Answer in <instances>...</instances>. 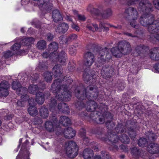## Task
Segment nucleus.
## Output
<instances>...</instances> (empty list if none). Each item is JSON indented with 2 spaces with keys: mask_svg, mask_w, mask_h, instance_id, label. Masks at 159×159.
<instances>
[{
  "mask_svg": "<svg viewBox=\"0 0 159 159\" xmlns=\"http://www.w3.org/2000/svg\"><path fill=\"white\" fill-rule=\"evenodd\" d=\"M151 4L148 2L142 0L139 4V10L143 11L145 13L143 15L140 19L141 24L143 26H148V30L152 36L157 40L159 41V23L157 21L151 22L153 20L152 16L149 15L148 13L152 9Z\"/></svg>",
  "mask_w": 159,
  "mask_h": 159,
  "instance_id": "nucleus-1",
  "label": "nucleus"
},
{
  "mask_svg": "<svg viewBox=\"0 0 159 159\" xmlns=\"http://www.w3.org/2000/svg\"><path fill=\"white\" fill-rule=\"evenodd\" d=\"M60 81L59 79L55 80L52 86V89L56 94L55 98H52L51 99L50 106L51 110L56 109L57 103L60 101H68L71 97L70 95L66 91L67 87L60 85Z\"/></svg>",
  "mask_w": 159,
  "mask_h": 159,
  "instance_id": "nucleus-2",
  "label": "nucleus"
},
{
  "mask_svg": "<svg viewBox=\"0 0 159 159\" xmlns=\"http://www.w3.org/2000/svg\"><path fill=\"white\" fill-rule=\"evenodd\" d=\"M89 89H90V92H87L85 90H83V94L80 97L79 96V94L81 91L78 90L76 91V96L78 99L83 100L85 97L89 99V101L87 103L86 110L88 111H93L98 107L97 104L94 100L97 98L98 93L97 89L92 87H88L87 90H88Z\"/></svg>",
  "mask_w": 159,
  "mask_h": 159,
  "instance_id": "nucleus-3",
  "label": "nucleus"
},
{
  "mask_svg": "<svg viewBox=\"0 0 159 159\" xmlns=\"http://www.w3.org/2000/svg\"><path fill=\"white\" fill-rule=\"evenodd\" d=\"M130 51L129 43L125 41L120 42L118 47L113 48L111 50L113 55L117 58L120 57L123 55L129 53Z\"/></svg>",
  "mask_w": 159,
  "mask_h": 159,
  "instance_id": "nucleus-4",
  "label": "nucleus"
},
{
  "mask_svg": "<svg viewBox=\"0 0 159 159\" xmlns=\"http://www.w3.org/2000/svg\"><path fill=\"white\" fill-rule=\"evenodd\" d=\"M58 44L55 42H52L50 43L48 46V48L50 50L54 52L50 54V57L53 59L55 61L61 63L64 62L66 60V53L64 51L58 53L56 51L58 49Z\"/></svg>",
  "mask_w": 159,
  "mask_h": 159,
  "instance_id": "nucleus-5",
  "label": "nucleus"
},
{
  "mask_svg": "<svg viewBox=\"0 0 159 159\" xmlns=\"http://www.w3.org/2000/svg\"><path fill=\"white\" fill-rule=\"evenodd\" d=\"M65 147L66 153L68 157L72 158L77 155L78 149L75 143L72 141L66 142Z\"/></svg>",
  "mask_w": 159,
  "mask_h": 159,
  "instance_id": "nucleus-6",
  "label": "nucleus"
},
{
  "mask_svg": "<svg viewBox=\"0 0 159 159\" xmlns=\"http://www.w3.org/2000/svg\"><path fill=\"white\" fill-rule=\"evenodd\" d=\"M125 13L128 15L130 20V25L134 28L136 29L139 28V25L137 24L136 20L138 17V13L134 8L129 7L125 10Z\"/></svg>",
  "mask_w": 159,
  "mask_h": 159,
  "instance_id": "nucleus-7",
  "label": "nucleus"
},
{
  "mask_svg": "<svg viewBox=\"0 0 159 159\" xmlns=\"http://www.w3.org/2000/svg\"><path fill=\"white\" fill-rule=\"evenodd\" d=\"M52 2L50 0H40L38 2V4L40 8L42 7L48 11L52 9Z\"/></svg>",
  "mask_w": 159,
  "mask_h": 159,
  "instance_id": "nucleus-8",
  "label": "nucleus"
},
{
  "mask_svg": "<svg viewBox=\"0 0 159 159\" xmlns=\"http://www.w3.org/2000/svg\"><path fill=\"white\" fill-rule=\"evenodd\" d=\"M85 61L84 65L86 67L91 66L94 61V56L91 53L88 52L84 56Z\"/></svg>",
  "mask_w": 159,
  "mask_h": 159,
  "instance_id": "nucleus-9",
  "label": "nucleus"
},
{
  "mask_svg": "<svg viewBox=\"0 0 159 159\" xmlns=\"http://www.w3.org/2000/svg\"><path fill=\"white\" fill-rule=\"evenodd\" d=\"M149 55L152 59L159 60V48H155L151 49L150 50Z\"/></svg>",
  "mask_w": 159,
  "mask_h": 159,
  "instance_id": "nucleus-10",
  "label": "nucleus"
},
{
  "mask_svg": "<svg viewBox=\"0 0 159 159\" xmlns=\"http://www.w3.org/2000/svg\"><path fill=\"white\" fill-rule=\"evenodd\" d=\"M69 26L68 24L63 23L59 25L56 28V31L58 33L64 34L68 30Z\"/></svg>",
  "mask_w": 159,
  "mask_h": 159,
  "instance_id": "nucleus-11",
  "label": "nucleus"
},
{
  "mask_svg": "<svg viewBox=\"0 0 159 159\" xmlns=\"http://www.w3.org/2000/svg\"><path fill=\"white\" fill-rule=\"evenodd\" d=\"M64 134L66 138L71 139L75 136V132L71 128L69 127L64 130Z\"/></svg>",
  "mask_w": 159,
  "mask_h": 159,
  "instance_id": "nucleus-12",
  "label": "nucleus"
},
{
  "mask_svg": "<svg viewBox=\"0 0 159 159\" xmlns=\"http://www.w3.org/2000/svg\"><path fill=\"white\" fill-rule=\"evenodd\" d=\"M148 150L150 153H157L159 151V145L157 143H151L149 145Z\"/></svg>",
  "mask_w": 159,
  "mask_h": 159,
  "instance_id": "nucleus-13",
  "label": "nucleus"
},
{
  "mask_svg": "<svg viewBox=\"0 0 159 159\" xmlns=\"http://www.w3.org/2000/svg\"><path fill=\"white\" fill-rule=\"evenodd\" d=\"M107 52L108 51L107 50V49L106 48H105L104 49H102V50L100 51L99 54V57L100 59L101 63H103L105 60L104 59V58H102V57L104 55H105V53H106V58L107 59H109L111 58V55L109 53H107Z\"/></svg>",
  "mask_w": 159,
  "mask_h": 159,
  "instance_id": "nucleus-14",
  "label": "nucleus"
},
{
  "mask_svg": "<svg viewBox=\"0 0 159 159\" xmlns=\"http://www.w3.org/2000/svg\"><path fill=\"white\" fill-rule=\"evenodd\" d=\"M57 121L56 120H55L53 123L52 121H46L45 123V127L46 129L50 132L53 131L54 127L57 125Z\"/></svg>",
  "mask_w": 159,
  "mask_h": 159,
  "instance_id": "nucleus-15",
  "label": "nucleus"
},
{
  "mask_svg": "<svg viewBox=\"0 0 159 159\" xmlns=\"http://www.w3.org/2000/svg\"><path fill=\"white\" fill-rule=\"evenodd\" d=\"M52 17L53 20L55 22L60 21L62 19V17L59 11L55 10L53 11Z\"/></svg>",
  "mask_w": 159,
  "mask_h": 159,
  "instance_id": "nucleus-16",
  "label": "nucleus"
},
{
  "mask_svg": "<svg viewBox=\"0 0 159 159\" xmlns=\"http://www.w3.org/2000/svg\"><path fill=\"white\" fill-rule=\"evenodd\" d=\"M93 156V151L90 148H87L84 151L83 156L84 159H91Z\"/></svg>",
  "mask_w": 159,
  "mask_h": 159,
  "instance_id": "nucleus-17",
  "label": "nucleus"
},
{
  "mask_svg": "<svg viewBox=\"0 0 159 159\" xmlns=\"http://www.w3.org/2000/svg\"><path fill=\"white\" fill-rule=\"evenodd\" d=\"M44 101V95L42 93L39 92L36 94L35 101L38 104H42Z\"/></svg>",
  "mask_w": 159,
  "mask_h": 159,
  "instance_id": "nucleus-18",
  "label": "nucleus"
},
{
  "mask_svg": "<svg viewBox=\"0 0 159 159\" xmlns=\"http://www.w3.org/2000/svg\"><path fill=\"white\" fill-rule=\"evenodd\" d=\"M57 108L59 110H62L61 111L63 112L68 113L69 112V108L66 103L63 102L59 103Z\"/></svg>",
  "mask_w": 159,
  "mask_h": 159,
  "instance_id": "nucleus-19",
  "label": "nucleus"
},
{
  "mask_svg": "<svg viewBox=\"0 0 159 159\" xmlns=\"http://www.w3.org/2000/svg\"><path fill=\"white\" fill-rule=\"evenodd\" d=\"M39 89H43L36 85H30L29 87L28 91L30 93L34 94L37 93Z\"/></svg>",
  "mask_w": 159,
  "mask_h": 159,
  "instance_id": "nucleus-20",
  "label": "nucleus"
},
{
  "mask_svg": "<svg viewBox=\"0 0 159 159\" xmlns=\"http://www.w3.org/2000/svg\"><path fill=\"white\" fill-rule=\"evenodd\" d=\"M60 122L61 124L65 126H68L71 123L70 119L66 116L61 117Z\"/></svg>",
  "mask_w": 159,
  "mask_h": 159,
  "instance_id": "nucleus-21",
  "label": "nucleus"
},
{
  "mask_svg": "<svg viewBox=\"0 0 159 159\" xmlns=\"http://www.w3.org/2000/svg\"><path fill=\"white\" fill-rule=\"evenodd\" d=\"M29 151H25L22 154L21 151H20L16 157V159H30L29 157Z\"/></svg>",
  "mask_w": 159,
  "mask_h": 159,
  "instance_id": "nucleus-22",
  "label": "nucleus"
},
{
  "mask_svg": "<svg viewBox=\"0 0 159 159\" xmlns=\"http://www.w3.org/2000/svg\"><path fill=\"white\" fill-rule=\"evenodd\" d=\"M86 27L89 30L93 32L97 31L98 29V26L96 24L91 23H88Z\"/></svg>",
  "mask_w": 159,
  "mask_h": 159,
  "instance_id": "nucleus-23",
  "label": "nucleus"
},
{
  "mask_svg": "<svg viewBox=\"0 0 159 159\" xmlns=\"http://www.w3.org/2000/svg\"><path fill=\"white\" fill-rule=\"evenodd\" d=\"M40 116L43 118H46L48 116V111L45 107H42L40 110Z\"/></svg>",
  "mask_w": 159,
  "mask_h": 159,
  "instance_id": "nucleus-24",
  "label": "nucleus"
},
{
  "mask_svg": "<svg viewBox=\"0 0 159 159\" xmlns=\"http://www.w3.org/2000/svg\"><path fill=\"white\" fill-rule=\"evenodd\" d=\"M28 111L29 114L34 116L37 114L38 111L37 108L33 106H30L28 109Z\"/></svg>",
  "mask_w": 159,
  "mask_h": 159,
  "instance_id": "nucleus-25",
  "label": "nucleus"
},
{
  "mask_svg": "<svg viewBox=\"0 0 159 159\" xmlns=\"http://www.w3.org/2000/svg\"><path fill=\"white\" fill-rule=\"evenodd\" d=\"M29 98L28 95H22L21 96V101H17V104L18 106L22 107L25 104V102Z\"/></svg>",
  "mask_w": 159,
  "mask_h": 159,
  "instance_id": "nucleus-26",
  "label": "nucleus"
},
{
  "mask_svg": "<svg viewBox=\"0 0 159 159\" xmlns=\"http://www.w3.org/2000/svg\"><path fill=\"white\" fill-rule=\"evenodd\" d=\"M53 72L55 76H58L61 74V68L58 65H56L53 68Z\"/></svg>",
  "mask_w": 159,
  "mask_h": 159,
  "instance_id": "nucleus-27",
  "label": "nucleus"
},
{
  "mask_svg": "<svg viewBox=\"0 0 159 159\" xmlns=\"http://www.w3.org/2000/svg\"><path fill=\"white\" fill-rule=\"evenodd\" d=\"M34 41V39L32 37H27L22 40V43H23L24 45H29L32 43Z\"/></svg>",
  "mask_w": 159,
  "mask_h": 159,
  "instance_id": "nucleus-28",
  "label": "nucleus"
},
{
  "mask_svg": "<svg viewBox=\"0 0 159 159\" xmlns=\"http://www.w3.org/2000/svg\"><path fill=\"white\" fill-rule=\"evenodd\" d=\"M27 89L24 87H20L19 89H17L16 91V93L20 95H26L25 94L27 93Z\"/></svg>",
  "mask_w": 159,
  "mask_h": 159,
  "instance_id": "nucleus-29",
  "label": "nucleus"
},
{
  "mask_svg": "<svg viewBox=\"0 0 159 159\" xmlns=\"http://www.w3.org/2000/svg\"><path fill=\"white\" fill-rule=\"evenodd\" d=\"M99 113H98V114H96V116H97L98 118H96L94 120V121H95L98 124H103L104 122V116H100L99 115Z\"/></svg>",
  "mask_w": 159,
  "mask_h": 159,
  "instance_id": "nucleus-30",
  "label": "nucleus"
},
{
  "mask_svg": "<svg viewBox=\"0 0 159 159\" xmlns=\"http://www.w3.org/2000/svg\"><path fill=\"white\" fill-rule=\"evenodd\" d=\"M43 76L45 80L48 82H50L52 80V75L51 73L49 72H46L43 74Z\"/></svg>",
  "mask_w": 159,
  "mask_h": 159,
  "instance_id": "nucleus-31",
  "label": "nucleus"
},
{
  "mask_svg": "<svg viewBox=\"0 0 159 159\" xmlns=\"http://www.w3.org/2000/svg\"><path fill=\"white\" fill-rule=\"evenodd\" d=\"M120 140L122 143L127 144L129 143V139L125 134H123L120 138Z\"/></svg>",
  "mask_w": 159,
  "mask_h": 159,
  "instance_id": "nucleus-32",
  "label": "nucleus"
},
{
  "mask_svg": "<svg viewBox=\"0 0 159 159\" xmlns=\"http://www.w3.org/2000/svg\"><path fill=\"white\" fill-rule=\"evenodd\" d=\"M147 144V141L144 138H140L139 140L138 144L141 147L146 146Z\"/></svg>",
  "mask_w": 159,
  "mask_h": 159,
  "instance_id": "nucleus-33",
  "label": "nucleus"
},
{
  "mask_svg": "<svg viewBox=\"0 0 159 159\" xmlns=\"http://www.w3.org/2000/svg\"><path fill=\"white\" fill-rule=\"evenodd\" d=\"M37 47L39 49H42L46 47V43L44 40L40 41L37 43Z\"/></svg>",
  "mask_w": 159,
  "mask_h": 159,
  "instance_id": "nucleus-34",
  "label": "nucleus"
},
{
  "mask_svg": "<svg viewBox=\"0 0 159 159\" xmlns=\"http://www.w3.org/2000/svg\"><path fill=\"white\" fill-rule=\"evenodd\" d=\"M10 88L8 83L6 81H2L0 84V88L8 90Z\"/></svg>",
  "mask_w": 159,
  "mask_h": 159,
  "instance_id": "nucleus-35",
  "label": "nucleus"
},
{
  "mask_svg": "<svg viewBox=\"0 0 159 159\" xmlns=\"http://www.w3.org/2000/svg\"><path fill=\"white\" fill-rule=\"evenodd\" d=\"M9 93L8 90L0 88V97H5L8 95Z\"/></svg>",
  "mask_w": 159,
  "mask_h": 159,
  "instance_id": "nucleus-36",
  "label": "nucleus"
},
{
  "mask_svg": "<svg viewBox=\"0 0 159 159\" xmlns=\"http://www.w3.org/2000/svg\"><path fill=\"white\" fill-rule=\"evenodd\" d=\"M21 85L17 81H13L12 84V87L13 89L14 90L19 89L20 88V87Z\"/></svg>",
  "mask_w": 159,
  "mask_h": 159,
  "instance_id": "nucleus-37",
  "label": "nucleus"
},
{
  "mask_svg": "<svg viewBox=\"0 0 159 159\" xmlns=\"http://www.w3.org/2000/svg\"><path fill=\"white\" fill-rule=\"evenodd\" d=\"M110 141L112 143H116L118 141V137L117 135L111 134L110 137Z\"/></svg>",
  "mask_w": 159,
  "mask_h": 159,
  "instance_id": "nucleus-38",
  "label": "nucleus"
},
{
  "mask_svg": "<svg viewBox=\"0 0 159 159\" xmlns=\"http://www.w3.org/2000/svg\"><path fill=\"white\" fill-rule=\"evenodd\" d=\"M110 67L109 66L107 67H103L101 71L102 75L107 74L110 71Z\"/></svg>",
  "mask_w": 159,
  "mask_h": 159,
  "instance_id": "nucleus-39",
  "label": "nucleus"
},
{
  "mask_svg": "<svg viewBox=\"0 0 159 159\" xmlns=\"http://www.w3.org/2000/svg\"><path fill=\"white\" fill-rule=\"evenodd\" d=\"M47 68L46 65L45 64V63H43V62H40L37 67V69L38 70H41L43 69H45Z\"/></svg>",
  "mask_w": 159,
  "mask_h": 159,
  "instance_id": "nucleus-40",
  "label": "nucleus"
},
{
  "mask_svg": "<svg viewBox=\"0 0 159 159\" xmlns=\"http://www.w3.org/2000/svg\"><path fill=\"white\" fill-rule=\"evenodd\" d=\"M20 47V44L16 43L11 47V49L13 51H17L19 49Z\"/></svg>",
  "mask_w": 159,
  "mask_h": 159,
  "instance_id": "nucleus-41",
  "label": "nucleus"
},
{
  "mask_svg": "<svg viewBox=\"0 0 159 159\" xmlns=\"http://www.w3.org/2000/svg\"><path fill=\"white\" fill-rule=\"evenodd\" d=\"M145 47H142L141 46L137 47L136 49V51L138 55H140L141 52H144V48Z\"/></svg>",
  "mask_w": 159,
  "mask_h": 159,
  "instance_id": "nucleus-42",
  "label": "nucleus"
},
{
  "mask_svg": "<svg viewBox=\"0 0 159 159\" xmlns=\"http://www.w3.org/2000/svg\"><path fill=\"white\" fill-rule=\"evenodd\" d=\"M13 53L10 51H7L3 52V57L5 58H8L12 56Z\"/></svg>",
  "mask_w": 159,
  "mask_h": 159,
  "instance_id": "nucleus-43",
  "label": "nucleus"
},
{
  "mask_svg": "<svg viewBox=\"0 0 159 159\" xmlns=\"http://www.w3.org/2000/svg\"><path fill=\"white\" fill-rule=\"evenodd\" d=\"M90 8H92V6L91 5H89L88 6L87 8V10L89 11H90V12H92V11H94L95 14L98 15H99V11L98 10L95 8H93V10L90 9Z\"/></svg>",
  "mask_w": 159,
  "mask_h": 159,
  "instance_id": "nucleus-44",
  "label": "nucleus"
},
{
  "mask_svg": "<svg viewBox=\"0 0 159 159\" xmlns=\"http://www.w3.org/2000/svg\"><path fill=\"white\" fill-rule=\"evenodd\" d=\"M131 152L133 155H139V151L136 147H134L131 149Z\"/></svg>",
  "mask_w": 159,
  "mask_h": 159,
  "instance_id": "nucleus-45",
  "label": "nucleus"
},
{
  "mask_svg": "<svg viewBox=\"0 0 159 159\" xmlns=\"http://www.w3.org/2000/svg\"><path fill=\"white\" fill-rule=\"evenodd\" d=\"M83 77L84 78L85 80H86L87 81H90L91 79H93V76L89 75V74H87L86 73L84 74Z\"/></svg>",
  "mask_w": 159,
  "mask_h": 159,
  "instance_id": "nucleus-46",
  "label": "nucleus"
},
{
  "mask_svg": "<svg viewBox=\"0 0 159 159\" xmlns=\"http://www.w3.org/2000/svg\"><path fill=\"white\" fill-rule=\"evenodd\" d=\"M112 15V11L110 9H108L104 11L103 15L106 16L107 17L109 16Z\"/></svg>",
  "mask_w": 159,
  "mask_h": 159,
  "instance_id": "nucleus-47",
  "label": "nucleus"
},
{
  "mask_svg": "<svg viewBox=\"0 0 159 159\" xmlns=\"http://www.w3.org/2000/svg\"><path fill=\"white\" fill-rule=\"evenodd\" d=\"M70 53L72 55H74L76 52V48L74 46L71 47L69 49Z\"/></svg>",
  "mask_w": 159,
  "mask_h": 159,
  "instance_id": "nucleus-48",
  "label": "nucleus"
},
{
  "mask_svg": "<svg viewBox=\"0 0 159 159\" xmlns=\"http://www.w3.org/2000/svg\"><path fill=\"white\" fill-rule=\"evenodd\" d=\"M71 25L72 28L75 29V30L77 31H79L80 28L78 25H76L73 22L72 23V24H71Z\"/></svg>",
  "mask_w": 159,
  "mask_h": 159,
  "instance_id": "nucleus-49",
  "label": "nucleus"
},
{
  "mask_svg": "<svg viewBox=\"0 0 159 159\" xmlns=\"http://www.w3.org/2000/svg\"><path fill=\"white\" fill-rule=\"evenodd\" d=\"M35 101H34V99L32 98H30L28 101V103H29V105H30V106H33L35 104Z\"/></svg>",
  "mask_w": 159,
  "mask_h": 159,
  "instance_id": "nucleus-50",
  "label": "nucleus"
},
{
  "mask_svg": "<svg viewBox=\"0 0 159 159\" xmlns=\"http://www.w3.org/2000/svg\"><path fill=\"white\" fill-rule=\"evenodd\" d=\"M148 138L150 139H152L156 138V136L155 134H153L152 132H150L149 134V135H148Z\"/></svg>",
  "mask_w": 159,
  "mask_h": 159,
  "instance_id": "nucleus-51",
  "label": "nucleus"
},
{
  "mask_svg": "<svg viewBox=\"0 0 159 159\" xmlns=\"http://www.w3.org/2000/svg\"><path fill=\"white\" fill-rule=\"evenodd\" d=\"M153 3L156 5V7L159 9V0H154Z\"/></svg>",
  "mask_w": 159,
  "mask_h": 159,
  "instance_id": "nucleus-52",
  "label": "nucleus"
},
{
  "mask_svg": "<svg viewBox=\"0 0 159 159\" xmlns=\"http://www.w3.org/2000/svg\"><path fill=\"white\" fill-rule=\"evenodd\" d=\"M47 39L49 41H51L53 38V35L50 33L48 34L47 35Z\"/></svg>",
  "mask_w": 159,
  "mask_h": 159,
  "instance_id": "nucleus-53",
  "label": "nucleus"
},
{
  "mask_svg": "<svg viewBox=\"0 0 159 159\" xmlns=\"http://www.w3.org/2000/svg\"><path fill=\"white\" fill-rule=\"evenodd\" d=\"M77 17L79 20L84 21L85 19V18L83 15H78Z\"/></svg>",
  "mask_w": 159,
  "mask_h": 159,
  "instance_id": "nucleus-54",
  "label": "nucleus"
},
{
  "mask_svg": "<svg viewBox=\"0 0 159 159\" xmlns=\"http://www.w3.org/2000/svg\"><path fill=\"white\" fill-rule=\"evenodd\" d=\"M71 40H73L77 38V36L75 34H72L69 36Z\"/></svg>",
  "mask_w": 159,
  "mask_h": 159,
  "instance_id": "nucleus-55",
  "label": "nucleus"
},
{
  "mask_svg": "<svg viewBox=\"0 0 159 159\" xmlns=\"http://www.w3.org/2000/svg\"><path fill=\"white\" fill-rule=\"evenodd\" d=\"M66 19L68 21H70L72 23L73 22H72V19L71 16L70 15H67L66 17Z\"/></svg>",
  "mask_w": 159,
  "mask_h": 159,
  "instance_id": "nucleus-56",
  "label": "nucleus"
},
{
  "mask_svg": "<svg viewBox=\"0 0 159 159\" xmlns=\"http://www.w3.org/2000/svg\"><path fill=\"white\" fill-rule=\"evenodd\" d=\"M50 54L49 55L47 53V52H44L43 53V57L47 58L49 56V58H51V59L52 58L51 57H50Z\"/></svg>",
  "mask_w": 159,
  "mask_h": 159,
  "instance_id": "nucleus-57",
  "label": "nucleus"
},
{
  "mask_svg": "<svg viewBox=\"0 0 159 159\" xmlns=\"http://www.w3.org/2000/svg\"><path fill=\"white\" fill-rule=\"evenodd\" d=\"M43 123V121H42V120L41 119V118H39L38 119V120H36L35 121V124L37 125H39L40 124H42Z\"/></svg>",
  "mask_w": 159,
  "mask_h": 159,
  "instance_id": "nucleus-58",
  "label": "nucleus"
},
{
  "mask_svg": "<svg viewBox=\"0 0 159 159\" xmlns=\"http://www.w3.org/2000/svg\"><path fill=\"white\" fill-rule=\"evenodd\" d=\"M104 27V25L102 24V23H100L99 25V27H98V31H101L102 28Z\"/></svg>",
  "mask_w": 159,
  "mask_h": 159,
  "instance_id": "nucleus-59",
  "label": "nucleus"
},
{
  "mask_svg": "<svg viewBox=\"0 0 159 159\" xmlns=\"http://www.w3.org/2000/svg\"><path fill=\"white\" fill-rule=\"evenodd\" d=\"M121 147L125 152L127 151L128 150L127 148L124 145H121Z\"/></svg>",
  "mask_w": 159,
  "mask_h": 159,
  "instance_id": "nucleus-60",
  "label": "nucleus"
},
{
  "mask_svg": "<svg viewBox=\"0 0 159 159\" xmlns=\"http://www.w3.org/2000/svg\"><path fill=\"white\" fill-rule=\"evenodd\" d=\"M74 68V66L73 65L71 66L69 65L68 66V69L70 71H71Z\"/></svg>",
  "mask_w": 159,
  "mask_h": 159,
  "instance_id": "nucleus-61",
  "label": "nucleus"
},
{
  "mask_svg": "<svg viewBox=\"0 0 159 159\" xmlns=\"http://www.w3.org/2000/svg\"><path fill=\"white\" fill-rule=\"evenodd\" d=\"M155 69L157 71H159V63L156 64L155 66Z\"/></svg>",
  "mask_w": 159,
  "mask_h": 159,
  "instance_id": "nucleus-62",
  "label": "nucleus"
},
{
  "mask_svg": "<svg viewBox=\"0 0 159 159\" xmlns=\"http://www.w3.org/2000/svg\"><path fill=\"white\" fill-rule=\"evenodd\" d=\"M101 157L100 156H95L94 157V159H101Z\"/></svg>",
  "mask_w": 159,
  "mask_h": 159,
  "instance_id": "nucleus-63",
  "label": "nucleus"
},
{
  "mask_svg": "<svg viewBox=\"0 0 159 159\" xmlns=\"http://www.w3.org/2000/svg\"><path fill=\"white\" fill-rule=\"evenodd\" d=\"M126 34L129 36H130L132 37H135L137 36L136 35H133L129 33H126Z\"/></svg>",
  "mask_w": 159,
  "mask_h": 159,
  "instance_id": "nucleus-64",
  "label": "nucleus"
}]
</instances>
